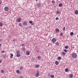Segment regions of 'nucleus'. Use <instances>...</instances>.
<instances>
[{"label":"nucleus","instance_id":"f257e3e1","mask_svg":"<svg viewBox=\"0 0 78 78\" xmlns=\"http://www.w3.org/2000/svg\"><path fill=\"white\" fill-rule=\"evenodd\" d=\"M56 38H53L52 39L51 42L53 44H55V43L56 42Z\"/></svg>","mask_w":78,"mask_h":78},{"label":"nucleus","instance_id":"f03ea898","mask_svg":"<svg viewBox=\"0 0 78 78\" xmlns=\"http://www.w3.org/2000/svg\"><path fill=\"white\" fill-rule=\"evenodd\" d=\"M77 56V55L76 53H74L72 55V57H73V58H76Z\"/></svg>","mask_w":78,"mask_h":78},{"label":"nucleus","instance_id":"7ed1b4c3","mask_svg":"<svg viewBox=\"0 0 78 78\" xmlns=\"http://www.w3.org/2000/svg\"><path fill=\"white\" fill-rule=\"evenodd\" d=\"M9 8L8 7H5L4 8L5 11H9Z\"/></svg>","mask_w":78,"mask_h":78},{"label":"nucleus","instance_id":"20e7f679","mask_svg":"<svg viewBox=\"0 0 78 78\" xmlns=\"http://www.w3.org/2000/svg\"><path fill=\"white\" fill-rule=\"evenodd\" d=\"M23 24L24 26H26V25H27V22L24 21V22L23 23Z\"/></svg>","mask_w":78,"mask_h":78},{"label":"nucleus","instance_id":"39448f33","mask_svg":"<svg viewBox=\"0 0 78 78\" xmlns=\"http://www.w3.org/2000/svg\"><path fill=\"white\" fill-rule=\"evenodd\" d=\"M21 18H18L17 19V22H21Z\"/></svg>","mask_w":78,"mask_h":78},{"label":"nucleus","instance_id":"423d86ee","mask_svg":"<svg viewBox=\"0 0 78 78\" xmlns=\"http://www.w3.org/2000/svg\"><path fill=\"white\" fill-rule=\"evenodd\" d=\"M30 51H27L26 52V55H30Z\"/></svg>","mask_w":78,"mask_h":78},{"label":"nucleus","instance_id":"0eeeda50","mask_svg":"<svg viewBox=\"0 0 78 78\" xmlns=\"http://www.w3.org/2000/svg\"><path fill=\"white\" fill-rule=\"evenodd\" d=\"M74 13L75 14L77 15L78 14V10H76L74 12Z\"/></svg>","mask_w":78,"mask_h":78},{"label":"nucleus","instance_id":"6e6552de","mask_svg":"<svg viewBox=\"0 0 78 78\" xmlns=\"http://www.w3.org/2000/svg\"><path fill=\"white\" fill-rule=\"evenodd\" d=\"M16 72L17 73H18V74H20V70H18L16 71Z\"/></svg>","mask_w":78,"mask_h":78},{"label":"nucleus","instance_id":"1a4fd4ad","mask_svg":"<svg viewBox=\"0 0 78 78\" xmlns=\"http://www.w3.org/2000/svg\"><path fill=\"white\" fill-rule=\"evenodd\" d=\"M55 31L56 33H59V30L58 29H55Z\"/></svg>","mask_w":78,"mask_h":78},{"label":"nucleus","instance_id":"9d476101","mask_svg":"<svg viewBox=\"0 0 78 78\" xmlns=\"http://www.w3.org/2000/svg\"><path fill=\"white\" fill-rule=\"evenodd\" d=\"M55 64H56V65L57 66L58 65V64H59V62L58 61H56L55 62Z\"/></svg>","mask_w":78,"mask_h":78},{"label":"nucleus","instance_id":"9b49d317","mask_svg":"<svg viewBox=\"0 0 78 78\" xmlns=\"http://www.w3.org/2000/svg\"><path fill=\"white\" fill-rule=\"evenodd\" d=\"M39 75V74L38 73H37L35 74V76L36 77H38Z\"/></svg>","mask_w":78,"mask_h":78},{"label":"nucleus","instance_id":"f8f14e48","mask_svg":"<svg viewBox=\"0 0 78 78\" xmlns=\"http://www.w3.org/2000/svg\"><path fill=\"white\" fill-rule=\"evenodd\" d=\"M58 6L59 7H62V4L61 3H60L58 5Z\"/></svg>","mask_w":78,"mask_h":78},{"label":"nucleus","instance_id":"ddd939ff","mask_svg":"<svg viewBox=\"0 0 78 78\" xmlns=\"http://www.w3.org/2000/svg\"><path fill=\"white\" fill-rule=\"evenodd\" d=\"M73 74H70L69 75V77H70V78H72L73 77Z\"/></svg>","mask_w":78,"mask_h":78},{"label":"nucleus","instance_id":"4468645a","mask_svg":"<svg viewBox=\"0 0 78 78\" xmlns=\"http://www.w3.org/2000/svg\"><path fill=\"white\" fill-rule=\"evenodd\" d=\"M35 68H38V67H39V65H36L35 66Z\"/></svg>","mask_w":78,"mask_h":78},{"label":"nucleus","instance_id":"2eb2a0df","mask_svg":"<svg viewBox=\"0 0 78 78\" xmlns=\"http://www.w3.org/2000/svg\"><path fill=\"white\" fill-rule=\"evenodd\" d=\"M62 55L63 56H64V55H66V53H65L64 52H62Z\"/></svg>","mask_w":78,"mask_h":78},{"label":"nucleus","instance_id":"dca6fc26","mask_svg":"<svg viewBox=\"0 0 78 78\" xmlns=\"http://www.w3.org/2000/svg\"><path fill=\"white\" fill-rule=\"evenodd\" d=\"M20 54H16L17 57H20Z\"/></svg>","mask_w":78,"mask_h":78},{"label":"nucleus","instance_id":"f3484780","mask_svg":"<svg viewBox=\"0 0 78 78\" xmlns=\"http://www.w3.org/2000/svg\"><path fill=\"white\" fill-rule=\"evenodd\" d=\"M22 49L23 51H25L26 50V49H25V47H22Z\"/></svg>","mask_w":78,"mask_h":78},{"label":"nucleus","instance_id":"a211bd4d","mask_svg":"<svg viewBox=\"0 0 78 78\" xmlns=\"http://www.w3.org/2000/svg\"><path fill=\"white\" fill-rule=\"evenodd\" d=\"M16 54H20V51L19 50H18L16 51Z\"/></svg>","mask_w":78,"mask_h":78},{"label":"nucleus","instance_id":"6ab92c4d","mask_svg":"<svg viewBox=\"0 0 78 78\" xmlns=\"http://www.w3.org/2000/svg\"><path fill=\"white\" fill-rule=\"evenodd\" d=\"M65 48H66V49H68V48H69V46H66L65 47Z\"/></svg>","mask_w":78,"mask_h":78},{"label":"nucleus","instance_id":"aec40b11","mask_svg":"<svg viewBox=\"0 0 78 78\" xmlns=\"http://www.w3.org/2000/svg\"><path fill=\"white\" fill-rule=\"evenodd\" d=\"M65 72H68L69 71V69L68 68H66L65 69Z\"/></svg>","mask_w":78,"mask_h":78},{"label":"nucleus","instance_id":"412c9836","mask_svg":"<svg viewBox=\"0 0 78 78\" xmlns=\"http://www.w3.org/2000/svg\"><path fill=\"white\" fill-rule=\"evenodd\" d=\"M11 56H10V58H12L13 57V54H11Z\"/></svg>","mask_w":78,"mask_h":78},{"label":"nucleus","instance_id":"4be33fe9","mask_svg":"<svg viewBox=\"0 0 78 78\" xmlns=\"http://www.w3.org/2000/svg\"><path fill=\"white\" fill-rule=\"evenodd\" d=\"M70 35L71 36H73V32H71L70 33Z\"/></svg>","mask_w":78,"mask_h":78},{"label":"nucleus","instance_id":"5701e85b","mask_svg":"<svg viewBox=\"0 0 78 78\" xmlns=\"http://www.w3.org/2000/svg\"><path fill=\"white\" fill-rule=\"evenodd\" d=\"M58 60H61V57L60 56L58 57Z\"/></svg>","mask_w":78,"mask_h":78},{"label":"nucleus","instance_id":"b1692460","mask_svg":"<svg viewBox=\"0 0 78 78\" xmlns=\"http://www.w3.org/2000/svg\"><path fill=\"white\" fill-rule=\"evenodd\" d=\"M51 78H53L54 77H55V76L53 75H51Z\"/></svg>","mask_w":78,"mask_h":78},{"label":"nucleus","instance_id":"393cba45","mask_svg":"<svg viewBox=\"0 0 78 78\" xmlns=\"http://www.w3.org/2000/svg\"><path fill=\"white\" fill-rule=\"evenodd\" d=\"M40 6H41V4H40L38 3V4H37V7H39Z\"/></svg>","mask_w":78,"mask_h":78},{"label":"nucleus","instance_id":"a878e982","mask_svg":"<svg viewBox=\"0 0 78 78\" xmlns=\"http://www.w3.org/2000/svg\"><path fill=\"white\" fill-rule=\"evenodd\" d=\"M0 27H3V24L1 22L0 23Z\"/></svg>","mask_w":78,"mask_h":78},{"label":"nucleus","instance_id":"bb28decb","mask_svg":"<svg viewBox=\"0 0 78 78\" xmlns=\"http://www.w3.org/2000/svg\"><path fill=\"white\" fill-rule=\"evenodd\" d=\"M64 51L65 52H66V53H67V50L66 49H64Z\"/></svg>","mask_w":78,"mask_h":78},{"label":"nucleus","instance_id":"cd10ccee","mask_svg":"<svg viewBox=\"0 0 78 78\" xmlns=\"http://www.w3.org/2000/svg\"><path fill=\"white\" fill-rule=\"evenodd\" d=\"M29 22L30 23V24H31V23H33V21H29Z\"/></svg>","mask_w":78,"mask_h":78},{"label":"nucleus","instance_id":"c85d7f7f","mask_svg":"<svg viewBox=\"0 0 78 78\" xmlns=\"http://www.w3.org/2000/svg\"><path fill=\"white\" fill-rule=\"evenodd\" d=\"M34 58L33 57L32 58L31 61H34Z\"/></svg>","mask_w":78,"mask_h":78},{"label":"nucleus","instance_id":"c756f323","mask_svg":"<svg viewBox=\"0 0 78 78\" xmlns=\"http://www.w3.org/2000/svg\"><path fill=\"white\" fill-rule=\"evenodd\" d=\"M37 58L38 59H41V56H37Z\"/></svg>","mask_w":78,"mask_h":78},{"label":"nucleus","instance_id":"7c9ffc66","mask_svg":"<svg viewBox=\"0 0 78 78\" xmlns=\"http://www.w3.org/2000/svg\"><path fill=\"white\" fill-rule=\"evenodd\" d=\"M62 33H60V36H62V35H63V34H62Z\"/></svg>","mask_w":78,"mask_h":78},{"label":"nucleus","instance_id":"2f4dec72","mask_svg":"<svg viewBox=\"0 0 78 78\" xmlns=\"http://www.w3.org/2000/svg\"><path fill=\"white\" fill-rule=\"evenodd\" d=\"M55 2L54 0H53L51 1L52 3H55Z\"/></svg>","mask_w":78,"mask_h":78},{"label":"nucleus","instance_id":"473e14b6","mask_svg":"<svg viewBox=\"0 0 78 78\" xmlns=\"http://www.w3.org/2000/svg\"><path fill=\"white\" fill-rule=\"evenodd\" d=\"M55 44L56 45H58V44H59V43H58V42H57L55 43Z\"/></svg>","mask_w":78,"mask_h":78},{"label":"nucleus","instance_id":"72a5a7b5","mask_svg":"<svg viewBox=\"0 0 78 78\" xmlns=\"http://www.w3.org/2000/svg\"><path fill=\"white\" fill-rule=\"evenodd\" d=\"M55 20H59V18H58V17H56V18H55Z\"/></svg>","mask_w":78,"mask_h":78},{"label":"nucleus","instance_id":"f704fd0d","mask_svg":"<svg viewBox=\"0 0 78 78\" xmlns=\"http://www.w3.org/2000/svg\"><path fill=\"white\" fill-rule=\"evenodd\" d=\"M63 31H65L66 30V28L65 27H63Z\"/></svg>","mask_w":78,"mask_h":78},{"label":"nucleus","instance_id":"c9c22d12","mask_svg":"<svg viewBox=\"0 0 78 78\" xmlns=\"http://www.w3.org/2000/svg\"><path fill=\"white\" fill-rule=\"evenodd\" d=\"M59 13H60L58 11H57V14H59Z\"/></svg>","mask_w":78,"mask_h":78},{"label":"nucleus","instance_id":"e433bc0d","mask_svg":"<svg viewBox=\"0 0 78 78\" xmlns=\"http://www.w3.org/2000/svg\"><path fill=\"white\" fill-rule=\"evenodd\" d=\"M22 24L21 23H20L19 24V26H20V27H21V26L22 25Z\"/></svg>","mask_w":78,"mask_h":78},{"label":"nucleus","instance_id":"4c0bfd02","mask_svg":"<svg viewBox=\"0 0 78 78\" xmlns=\"http://www.w3.org/2000/svg\"><path fill=\"white\" fill-rule=\"evenodd\" d=\"M5 51H1V53H4Z\"/></svg>","mask_w":78,"mask_h":78},{"label":"nucleus","instance_id":"58836bf2","mask_svg":"<svg viewBox=\"0 0 78 78\" xmlns=\"http://www.w3.org/2000/svg\"><path fill=\"white\" fill-rule=\"evenodd\" d=\"M1 72L2 73H4V71L3 70H1Z\"/></svg>","mask_w":78,"mask_h":78},{"label":"nucleus","instance_id":"ea45409f","mask_svg":"<svg viewBox=\"0 0 78 78\" xmlns=\"http://www.w3.org/2000/svg\"><path fill=\"white\" fill-rule=\"evenodd\" d=\"M22 47H25L24 44H22Z\"/></svg>","mask_w":78,"mask_h":78},{"label":"nucleus","instance_id":"a19ab883","mask_svg":"<svg viewBox=\"0 0 78 78\" xmlns=\"http://www.w3.org/2000/svg\"><path fill=\"white\" fill-rule=\"evenodd\" d=\"M20 69H21V70H22V69H23V68H22V66L20 68Z\"/></svg>","mask_w":78,"mask_h":78},{"label":"nucleus","instance_id":"79ce46f5","mask_svg":"<svg viewBox=\"0 0 78 78\" xmlns=\"http://www.w3.org/2000/svg\"><path fill=\"white\" fill-rule=\"evenodd\" d=\"M50 76V74H49L48 75V76Z\"/></svg>","mask_w":78,"mask_h":78},{"label":"nucleus","instance_id":"37998d69","mask_svg":"<svg viewBox=\"0 0 78 78\" xmlns=\"http://www.w3.org/2000/svg\"><path fill=\"white\" fill-rule=\"evenodd\" d=\"M20 78H23V76H21L20 77Z\"/></svg>","mask_w":78,"mask_h":78},{"label":"nucleus","instance_id":"c03bdc74","mask_svg":"<svg viewBox=\"0 0 78 78\" xmlns=\"http://www.w3.org/2000/svg\"><path fill=\"white\" fill-rule=\"evenodd\" d=\"M32 25H34V23H33V22L32 23H31Z\"/></svg>","mask_w":78,"mask_h":78},{"label":"nucleus","instance_id":"a18cd8bd","mask_svg":"<svg viewBox=\"0 0 78 78\" xmlns=\"http://www.w3.org/2000/svg\"><path fill=\"white\" fill-rule=\"evenodd\" d=\"M37 73H39V71H37Z\"/></svg>","mask_w":78,"mask_h":78},{"label":"nucleus","instance_id":"49530a36","mask_svg":"<svg viewBox=\"0 0 78 78\" xmlns=\"http://www.w3.org/2000/svg\"><path fill=\"white\" fill-rule=\"evenodd\" d=\"M8 37H9V38H10V37H11V36H9Z\"/></svg>","mask_w":78,"mask_h":78},{"label":"nucleus","instance_id":"de8ad7c7","mask_svg":"<svg viewBox=\"0 0 78 78\" xmlns=\"http://www.w3.org/2000/svg\"><path fill=\"white\" fill-rule=\"evenodd\" d=\"M16 41V40H13V42H14V41Z\"/></svg>","mask_w":78,"mask_h":78},{"label":"nucleus","instance_id":"09e8293b","mask_svg":"<svg viewBox=\"0 0 78 78\" xmlns=\"http://www.w3.org/2000/svg\"><path fill=\"white\" fill-rule=\"evenodd\" d=\"M2 47V44H0V47Z\"/></svg>","mask_w":78,"mask_h":78},{"label":"nucleus","instance_id":"8fccbe9b","mask_svg":"<svg viewBox=\"0 0 78 78\" xmlns=\"http://www.w3.org/2000/svg\"><path fill=\"white\" fill-rule=\"evenodd\" d=\"M1 61H1V60H0V63H1Z\"/></svg>","mask_w":78,"mask_h":78},{"label":"nucleus","instance_id":"3c124183","mask_svg":"<svg viewBox=\"0 0 78 78\" xmlns=\"http://www.w3.org/2000/svg\"><path fill=\"white\" fill-rule=\"evenodd\" d=\"M1 4V1H0V5Z\"/></svg>","mask_w":78,"mask_h":78},{"label":"nucleus","instance_id":"603ef678","mask_svg":"<svg viewBox=\"0 0 78 78\" xmlns=\"http://www.w3.org/2000/svg\"><path fill=\"white\" fill-rule=\"evenodd\" d=\"M36 0V2H37V0Z\"/></svg>","mask_w":78,"mask_h":78},{"label":"nucleus","instance_id":"864d4df0","mask_svg":"<svg viewBox=\"0 0 78 78\" xmlns=\"http://www.w3.org/2000/svg\"><path fill=\"white\" fill-rule=\"evenodd\" d=\"M70 0V1H72V0Z\"/></svg>","mask_w":78,"mask_h":78},{"label":"nucleus","instance_id":"5fc2aeb1","mask_svg":"<svg viewBox=\"0 0 78 78\" xmlns=\"http://www.w3.org/2000/svg\"><path fill=\"white\" fill-rule=\"evenodd\" d=\"M43 53H44V52H42Z\"/></svg>","mask_w":78,"mask_h":78},{"label":"nucleus","instance_id":"6e6d98bb","mask_svg":"<svg viewBox=\"0 0 78 78\" xmlns=\"http://www.w3.org/2000/svg\"><path fill=\"white\" fill-rule=\"evenodd\" d=\"M77 37H78V34L77 35Z\"/></svg>","mask_w":78,"mask_h":78},{"label":"nucleus","instance_id":"4d7b16f0","mask_svg":"<svg viewBox=\"0 0 78 78\" xmlns=\"http://www.w3.org/2000/svg\"><path fill=\"white\" fill-rule=\"evenodd\" d=\"M4 56V57H5V56Z\"/></svg>","mask_w":78,"mask_h":78},{"label":"nucleus","instance_id":"13d9d810","mask_svg":"<svg viewBox=\"0 0 78 78\" xmlns=\"http://www.w3.org/2000/svg\"><path fill=\"white\" fill-rule=\"evenodd\" d=\"M29 28H30V27H29Z\"/></svg>","mask_w":78,"mask_h":78}]
</instances>
